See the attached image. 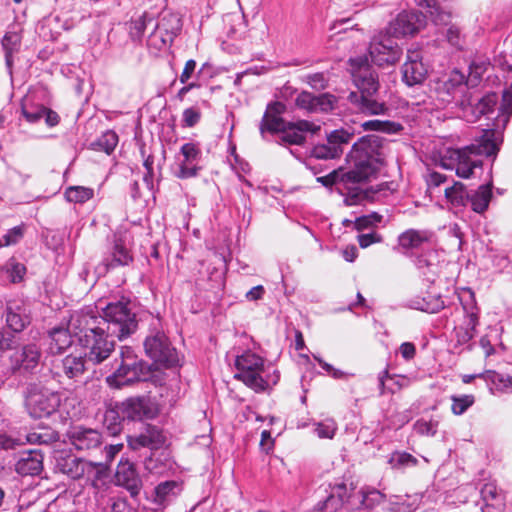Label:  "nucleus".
<instances>
[{"label": "nucleus", "mask_w": 512, "mask_h": 512, "mask_svg": "<svg viewBox=\"0 0 512 512\" xmlns=\"http://www.w3.org/2000/svg\"><path fill=\"white\" fill-rule=\"evenodd\" d=\"M384 139L377 135L361 137L347 156L349 171L342 178L347 182H363L376 175L383 165Z\"/></svg>", "instance_id": "obj_1"}, {"label": "nucleus", "mask_w": 512, "mask_h": 512, "mask_svg": "<svg viewBox=\"0 0 512 512\" xmlns=\"http://www.w3.org/2000/svg\"><path fill=\"white\" fill-rule=\"evenodd\" d=\"M416 5L425 10L426 15L416 11H403L390 23L388 32L393 37L414 35L425 26L429 17L436 25H447L451 19L449 12L443 11L436 0H414Z\"/></svg>", "instance_id": "obj_2"}, {"label": "nucleus", "mask_w": 512, "mask_h": 512, "mask_svg": "<svg viewBox=\"0 0 512 512\" xmlns=\"http://www.w3.org/2000/svg\"><path fill=\"white\" fill-rule=\"evenodd\" d=\"M498 150L494 130H484L474 143L451 152L450 158L456 161V174L461 178H469L476 167L481 166L482 155L492 156Z\"/></svg>", "instance_id": "obj_3"}, {"label": "nucleus", "mask_w": 512, "mask_h": 512, "mask_svg": "<svg viewBox=\"0 0 512 512\" xmlns=\"http://www.w3.org/2000/svg\"><path fill=\"white\" fill-rule=\"evenodd\" d=\"M150 373L149 365L140 359L131 347L123 346L120 350V364L106 381L110 386L120 388L134 382L144 381Z\"/></svg>", "instance_id": "obj_4"}, {"label": "nucleus", "mask_w": 512, "mask_h": 512, "mask_svg": "<svg viewBox=\"0 0 512 512\" xmlns=\"http://www.w3.org/2000/svg\"><path fill=\"white\" fill-rule=\"evenodd\" d=\"M235 366L238 370L235 378L241 380L245 385L257 392L266 390L271 383L276 384L279 380V374L276 371H274L272 378L270 376L266 378L262 376L264 360L252 352H245L238 356L235 360Z\"/></svg>", "instance_id": "obj_5"}, {"label": "nucleus", "mask_w": 512, "mask_h": 512, "mask_svg": "<svg viewBox=\"0 0 512 512\" xmlns=\"http://www.w3.org/2000/svg\"><path fill=\"white\" fill-rule=\"evenodd\" d=\"M102 319L107 322L108 333L122 340L137 329L136 315L130 308L129 301H116L102 309Z\"/></svg>", "instance_id": "obj_6"}, {"label": "nucleus", "mask_w": 512, "mask_h": 512, "mask_svg": "<svg viewBox=\"0 0 512 512\" xmlns=\"http://www.w3.org/2000/svg\"><path fill=\"white\" fill-rule=\"evenodd\" d=\"M159 320H156L155 327L150 330L144 341L146 355L155 363L170 368L178 365L179 357L176 349L171 345L165 333L157 328Z\"/></svg>", "instance_id": "obj_7"}, {"label": "nucleus", "mask_w": 512, "mask_h": 512, "mask_svg": "<svg viewBox=\"0 0 512 512\" xmlns=\"http://www.w3.org/2000/svg\"><path fill=\"white\" fill-rule=\"evenodd\" d=\"M114 337L115 335L108 333L105 326L92 334L82 335L79 343L85 350L86 360L93 364H100L106 360L114 351Z\"/></svg>", "instance_id": "obj_8"}, {"label": "nucleus", "mask_w": 512, "mask_h": 512, "mask_svg": "<svg viewBox=\"0 0 512 512\" xmlns=\"http://www.w3.org/2000/svg\"><path fill=\"white\" fill-rule=\"evenodd\" d=\"M61 402L62 396L59 392L31 385L28 388L25 405L31 417L43 418L56 412Z\"/></svg>", "instance_id": "obj_9"}, {"label": "nucleus", "mask_w": 512, "mask_h": 512, "mask_svg": "<svg viewBox=\"0 0 512 512\" xmlns=\"http://www.w3.org/2000/svg\"><path fill=\"white\" fill-rule=\"evenodd\" d=\"M388 31L375 34L369 44V55L374 64L384 66L396 63L402 50Z\"/></svg>", "instance_id": "obj_10"}, {"label": "nucleus", "mask_w": 512, "mask_h": 512, "mask_svg": "<svg viewBox=\"0 0 512 512\" xmlns=\"http://www.w3.org/2000/svg\"><path fill=\"white\" fill-rule=\"evenodd\" d=\"M57 468L71 479H80L84 476L95 480L101 479L105 471L100 464L86 461L75 455H67L57 460Z\"/></svg>", "instance_id": "obj_11"}, {"label": "nucleus", "mask_w": 512, "mask_h": 512, "mask_svg": "<svg viewBox=\"0 0 512 512\" xmlns=\"http://www.w3.org/2000/svg\"><path fill=\"white\" fill-rule=\"evenodd\" d=\"M64 442L79 452H88L102 445V434L93 428L74 425L67 429Z\"/></svg>", "instance_id": "obj_12"}, {"label": "nucleus", "mask_w": 512, "mask_h": 512, "mask_svg": "<svg viewBox=\"0 0 512 512\" xmlns=\"http://www.w3.org/2000/svg\"><path fill=\"white\" fill-rule=\"evenodd\" d=\"M354 490L355 487L353 486V483L348 485L345 482H341L330 485L329 491H326L327 496L323 501H320L317 504L316 509L319 512H336L345 503H348L353 507V499L349 496L353 495Z\"/></svg>", "instance_id": "obj_13"}, {"label": "nucleus", "mask_w": 512, "mask_h": 512, "mask_svg": "<svg viewBox=\"0 0 512 512\" xmlns=\"http://www.w3.org/2000/svg\"><path fill=\"white\" fill-rule=\"evenodd\" d=\"M354 490L355 487L353 486V483L348 485L345 482H341L330 485L329 491H326L327 496L323 501H320L317 504L316 509L319 512H336L345 503H348L353 507V499L349 496L353 495Z\"/></svg>", "instance_id": "obj_14"}, {"label": "nucleus", "mask_w": 512, "mask_h": 512, "mask_svg": "<svg viewBox=\"0 0 512 512\" xmlns=\"http://www.w3.org/2000/svg\"><path fill=\"white\" fill-rule=\"evenodd\" d=\"M352 134L346 130L332 131L327 136L326 143L318 144L312 149V156L317 159H335L343 153V145L347 144Z\"/></svg>", "instance_id": "obj_15"}, {"label": "nucleus", "mask_w": 512, "mask_h": 512, "mask_svg": "<svg viewBox=\"0 0 512 512\" xmlns=\"http://www.w3.org/2000/svg\"><path fill=\"white\" fill-rule=\"evenodd\" d=\"M7 327L15 332H22L31 323V311L28 303L23 299L7 301L5 308Z\"/></svg>", "instance_id": "obj_16"}, {"label": "nucleus", "mask_w": 512, "mask_h": 512, "mask_svg": "<svg viewBox=\"0 0 512 512\" xmlns=\"http://www.w3.org/2000/svg\"><path fill=\"white\" fill-rule=\"evenodd\" d=\"M352 77L359 89L358 95H375L379 90L378 76L362 60L351 59Z\"/></svg>", "instance_id": "obj_17"}, {"label": "nucleus", "mask_w": 512, "mask_h": 512, "mask_svg": "<svg viewBox=\"0 0 512 512\" xmlns=\"http://www.w3.org/2000/svg\"><path fill=\"white\" fill-rule=\"evenodd\" d=\"M402 80L408 86L421 85L428 76V68L423 63L421 52L408 50L407 58L401 68Z\"/></svg>", "instance_id": "obj_18"}, {"label": "nucleus", "mask_w": 512, "mask_h": 512, "mask_svg": "<svg viewBox=\"0 0 512 512\" xmlns=\"http://www.w3.org/2000/svg\"><path fill=\"white\" fill-rule=\"evenodd\" d=\"M105 324L107 322L101 316L95 315L93 311L85 310L74 312L68 322L70 331L75 337H78L79 341L82 335L92 334Z\"/></svg>", "instance_id": "obj_19"}, {"label": "nucleus", "mask_w": 512, "mask_h": 512, "mask_svg": "<svg viewBox=\"0 0 512 512\" xmlns=\"http://www.w3.org/2000/svg\"><path fill=\"white\" fill-rule=\"evenodd\" d=\"M115 483L125 488L132 497H136L142 489V480L132 462L121 460L117 466Z\"/></svg>", "instance_id": "obj_20"}, {"label": "nucleus", "mask_w": 512, "mask_h": 512, "mask_svg": "<svg viewBox=\"0 0 512 512\" xmlns=\"http://www.w3.org/2000/svg\"><path fill=\"white\" fill-rule=\"evenodd\" d=\"M182 28V20L178 13L164 12L156 24L152 39H160L163 46L170 45Z\"/></svg>", "instance_id": "obj_21"}, {"label": "nucleus", "mask_w": 512, "mask_h": 512, "mask_svg": "<svg viewBox=\"0 0 512 512\" xmlns=\"http://www.w3.org/2000/svg\"><path fill=\"white\" fill-rule=\"evenodd\" d=\"M180 154L183 159L179 161V170L176 176L182 179L195 177L200 170V148L195 143H185L180 149Z\"/></svg>", "instance_id": "obj_22"}, {"label": "nucleus", "mask_w": 512, "mask_h": 512, "mask_svg": "<svg viewBox=\"0 0 512 512\" xmlns=\"http://www.w3.org/2000/svg\"><path fill=\"white\" fill-rule=\"evenodd\" d=\"M464 81L465 76L458 70H453L447 76L438 79L434 85V92L441 104L445 105L452 102Z\"/></svg>", "instance_id": "obj_23"}, {"label": "nucleus", "mask_w": 512, "mask_h": 512, "mask_svg": "<svg viewBox=\"0 0 512 512\" xmlns=\"http://www.w3.org/2000/svg\"><path fill=\"white\" fill-rule=\"evenodd\" d=\"M482 512H503L506 505V495L494 482L483 484L480 490Z\"/></svg>", "instance_id": "obj_24"}, {"label": "nucleus", "mask_w": 512, "mask_h": 512, "mask_svg": "<svg viewBox=\"0 0 512 512\" xmlns=\"http://www.w3.org/2000/svg\"><path fill=\"white\" fill-rule=\"evenodd\" d=\"M40 359V351L34 344L24 346L14 351L10 356L11 369L14 372H27L34 369Z\"/></svg>", "instance_id": "obj_25"}, {"label": "nucleus", "mask_w": 512, "mask_h": 512, "mask_svg": "<svg viewBox=\"0 0 512 512\" xmlns=\"http://www.w3.org/2000/svg\"><path fill=\"white\" fill-rule=\"evenodd\" d=\"M320 130V126L307 121L299 120L296 122H286L285 128L280 129L282 132V140L288 144L301 145L305 142V133H316Z\"/></svg>", "instance_id": "obj_26"}, {"label": "nucleus", "mask_w": 512, "mask_h": 512, "mask_svg": "<svg viewBox=\"0 0 512 512\" xmlns=\"http://www.w3.org/2000/svg\"><path fill=\"white\" fill-rule=\"evenodd\" d=\"M348 100L358 112L365 115H384L388 111L385 102L379 101L375 95H358V92H350Z\"/></svg>", "instance_id": "obj_27"}, {"label": "nucleus", "mask_w": 512, "mask_h": 512, "mask_svg": "<svg viewBox=\"0 0 512 512\" xmlns=\"http://www.w3.org/2000/svg\"><path fill=\"white\" fill-rule=\"evenodd\" d=\"M124 417L131 420L153 418L155 410L150 401L145 397H131L122 403Z\"/></svg>", "instance_id": "obj_28"}, {"label": "nucleus", "mask_w": 512, "mask_h": 512, "mask_svg": "<svg viewBox=\"0 0 512 512\" xmlns=\"http://www.w3.org/2000/svg\"><path fill=\"white\" fill-rule=\"evenodd\" d=\"M43 470V454L39 450L22 452L15 463V471L21 476H36Z\"/></svg>", "instance_id": "obj_29"}, {"label": "nucleus", "mask_w": 512, "mask_h": 512, "mask_svg": "<svg viewBox=\"0 0 512 512\" xmlns=\"http://www.w3.org/2000/svg\"><path fill=\"white\" fill-rule=\"evenodd\" d=\"M286 106L279 101L268 104L260 124V132L263 135L266 131L275 133L285 128L286 122L281 117Z\"/></svg>", "instance_id": "obj_30"}, {"label": "nucleus", "mask_w": 512, "mask_h": 512, "mask_svg": "<svg viewBox=\"0 0 512 512\" xmlns=\"http://www.w3.org/2000/svg\"><path fill=\"white\" fill-rule=\"evenodd\" d=\"M165 441V437L156 427H147L146 431L129 438V445L133 449L140 447H148L150 449H158Z\"/></svg>", "instance_id": "obj_31"}, {"label": "nucleus", "mask_w": 512, "mask_h": 512, "mask_svg": "<svg viewBox=\"0 0 512 512\" xmlns=\"http://www.w3.org/2000/svg\"><path fill=\"white\" fill-rule=\"evenodd\" d=\"M133 261V257L128 248L120 241H115L111 251L103 259V264L107 269H113L119 266H127Z\"/></svg>", "instance_id": "obj_32"}, {"label": "nucleus", "mask_w": 512, "mask_h": 512, "mask_svg": "<svg viewBox=\"0 0 512 512\" xmlns=\"http://www.w3.org/2000/svg\"><path fill=\"white\" fill-rule=\"evenodd\" d=\"M73 333L70 331L69 326L66 328L58 327L49 332V351L51 354L62 353L66 348L72 344Z\"/></svg>", "instance_id": "obj_33"}, {"label": "nucleus", "mask_w": 512, "mask_h": 512, "mask_svg": "<svg viewBox=\"0 0 512 512\" xmlns=\"http://www.w3.org/2000/svg\"><path fill=\"white\" fill-rule=\"evenodd\" d=\"M430 237L431 234L426 230L408 229L398 236V244L404 249H416Z\"/></svg>", "instance_id": "obj_34"}, {"label": "nucleus", "mask_w": 512, "mask_h": 512, "mask_svg": "<svg viewBox=\"0 0 512 512\" xmlns=\"http://www.w3.org/2000/svg\"><path fill=\"white\" fill-rule=\"evenodd\" d=\"M491 197V185H481L472 194H468V202L471 203L473 211L483 213L488 208Z\"/></svg>", "instance_id": "obj_35"}, {"label": "nucleus", "mask_w": 512, "mask_h": 512, "mask_svg": "<svg viewBox=\"0 0 512 512\" xmlns=\"http://www.w3.org/2000/svg\"><path fill=\"white\" fill-rule=\"evenodd\" d=\"M3 50L5 52L6 66L11 73L13 66V54L17 53L21 46V36L15 31H8L1 41Z\"/></svg>", "instance_id": "obj_36"}, {"label": "nucleus", "mask_w": 512, "mask_h": 512, "mask_svg": "<svg viewBox=\"0 0 512 512\" xmlns=\"http://www.w3.org/2000/svg\"><path fill=\"white\" fill-rule=\"evenodd\" d=\"M497 101V95L495 93H489L478 99L474 105L469 104L465 106V113L467 114L468 111H471L475 118H478L482 115H486L492 112L494 106L497 104Z\"/></svg>", "instance_id": "obj_37"}, {"label": "nucleus", "mask_w": 512, "mask_h": 512, "mask_svg": "<svg viewBox=\"0 0 512 512\" xmlns=\"http://www.w3.org/2000/svg\"><path fill=\"white\" fill-rule=\"evenodd\" d=\"M410 306L427 313H437L445 307V302L441 296H427L421 299L411 301Z\"/></svg>", "instance_id": "obj_38"}, {"label": "nucleus", "mask_w": 512, "mask_h": 512, "mask_svg": "<svg viewBox=\"0 0 512 512\" xmlns=\"http://www.w3.org/2000/svg\"><path fill=\"white\" fill-rule=\"evenodd\" d=\"M512 115V83L504 90L495 126L505 127Z\"/></svg>", "instance_id": "obj_39"}, {"label": "nucleus", "mask_w": 512, "mask_h": 512, "mask_svg": "<svg viewBox=\"0 0 512 512\" xmlns=\"http://www.w3.org/2000/svg\"><path fill=\"white\" fill-rule=\"evenodd\" d=\"M361 127L365 131H378L387 134H396L403 129L400 123L378 119L365 121L361 124Z\"/></svg>", "instance_id": "obj_40"}, {"label": "nucleus", "mask_w": 512, "mask_h": 512, "mask_svg": "<svg viewBox=\"0 0 512 512\" xmlns=\"http://www.w3.org/2000/svg\"><path fill=\"white\" fill-rule=\"evenodd\" d=\"M26 440L30 444L47 445L58 440V433L48 427L39 428L38 430L29 432L26 435Z\"/></svg>", "instance_id": "obj_41"}, {"label": "nucleus", "mask_w": 512, "mask_h": 512, "mask_svg": "<svg viewBox=\"0 0 512 512\" xmlns=\"http://www.w3.org/2000/svg\"><path fill=\"white\" fill-rule=\"evenodd\" d=\"M63 371L69 378H75L85 371V360L81 356L68 355L62 361Z\"/></svg>", "instance_id": "obj_42"}, {"label": "nucleus", "mask_w": 512, "mask_h": 512, "mask_svg": "<svg viewBox=\"0 0 512 512\" xmlns=\"http://www.w3.org/2000/svg\"><path fill=\"white\" fill-rule=\"evenodd\" d=\"M445 197L454 207L465 206L468 202V193L460 182H456L453 186L446 188Z\"/></svg>", "instance_id": "obj_43"}, {"label": "nucleus", "mask_w": 512, "mask_h": 512, "mask_svg": "<svg viewBox=\"0 0 512 512\" xmlns=\"http://www.w3.org/2000/svg\"><path fill=\"white\" fill-rule=\"evenodd\" d=\"M10 281L14 284L21 283L26 275V266L16 258L8 259L3 267Z\"/></svg>", "instance_id": "obj_44"}, {"label": "nucleus", "mask_w": 512, "mask_h": 512, "mask_svg": "<svg viewBox=\"0 0 512 512\" xmlns=\"http://www.w3.org/2000/svg\"><path fill=\"white\" fill-rule=\"evenodd\" d=\"M353 499V507H363L366 509L372 508L379 500L381 499V494L378 491H356L353 492V495H350Z\"/></svg>", "instance_id": "obj_45"}, {"label": "nucleus", "mask_w": 512, "mask_h": 512, "mask_svg": "<svg viewBox=\"0 0 512 512\" xmlns=\"http://www.w3.org/2000/svg\"><path fill=\"white\" fill-rule=\"evenodd\" d=\"M451 411L454 415L460 416L464 414L475 403V397L472 394L452 395Z\"/></svg>", "instance_id": "obj_46"}, {"label": "nucleus", "mask_w": 512, "mask_h": 512, "mask_svg": "<svg viewBox=\"0 0 512 512\" xmlns=\"http://www.w3.org/2000/svg\"><path fill=\"white\" fill-rule=\"evenodd\" d=\"M94 195L91 188L83 186H72L66 189L65 197L69 202L85 203L90 200Z\"/></svg>", "instance_id": "obj_47"}, {"label": "nucleus", "mask_w": 512, "mask_h": 512, "mask_svg": "<svg viewBox=\"0 0 512 512\" xmlns=\"http://www.w3.org/2000/svg\"><path fill=\"white\" fill-rule=\"evenodd\" d=\"M118 143V136L114 131L108 130L104 132L96 142L92 145L96 150L104 151L107 154H110Z\"/></svg>", "instance_id": "obj_48"}, {"label": "nucleus", "mask_w": 512, "mask_h": 512, "mask_svg": "<svg viewBox=\"0 0 512 512\" xmlns=\"http://www.w3.org/2000/svg\"><path fill=\"white\" fill-rule=\"evenodd\" d=\"M478 325V317L470 314L466 327H458L456 329L457 341L460 344L468 343L475 335V328Z\"/></svg>", "instance_id": "obj_49"}, {"label": "nucleus", "mask_w": 512, "mask_h": 512, "mask_svg": "<svg viewBox=\"0 0 512 512\" xmlns=\"http://www.w3.org/2000/svg\"><path fill=\"white\" fill-rule=\"evenodd\" d=\"M389 464L392 468H405L415 466L417 459L407 452H394L390 455Z\"/></svg>", "instance_id": "obj_50"}, {"label": "nucleus", "mask_w": 512, "mask_h": 512, "mask_svg": "<svg viewBox=\"0 0 512 512\" xmlns=\"http://www.w3.org/2000/svg\"><path fill=\"white\" fill-rule=\"evenodd\" d=\"M337 97L330 93L315 96L314 112H329L336 108Z\"/></svg>", "instance_id": "obj_51"}, {"label": "nucleus", "mask_w": 512, "mask_h": 512, "mask_svg": "<svg viewBox=\"0 0 512 512\" xmlns=\"http://www.w3.org/2000/svg\"><path fill=\"white\" fill-rule=\"evenodd\" d=\"M178 484L175 481L162 482L155 488L156 501L160 504L169 499L170 496L176 495Z\"/></svg>", "instance_id": "obj_52"}, {"label": "nucleus", "mask_w": 512, "mask_h": 512, "mask_svg": "<svg viewBox=\"0 0 512 512\" xmlns=\"http://www.w3.org/2000/svg\"><path fill=\"white\" fill-rule=\"evenodd\" d=\"M337 429V423L333 419H325L315 424L314 431L321 439H332Z\"/></svg>", "instance_id": "obj_53"}, {"label": "nucleus", "mask_w": 512, "mask_h": 512, "mask_svg": "<svg viewBox=\"0 0 512 512\" xmlns=\"http://www.w3.org/2000/svg\"><path fill=\"white\" fill-rule=\"evenodd\" d=\"M24 235V225H19L11 228L0 239V247L10 246L18 243Z\"/></svg>", "instance_id": "obj_54"}, {"label": "nucleus", "mask_w": 512, "mask_h": 512, "mask_svg": "<svg viewBox=\"0 0 512 512\" xmlns=\"http://www.w3.org/2000/svg\"><path fill=\"white\" fill-rule=\"evenodd\" d=\"M104 424L112 435H117L121 431V419L114 410L105 413Z\"/></svg>", "instance_id": "obj_55"}, {"label": "nucleus", "mask_w": 512, "mask_h": 512, "mask_svg": "<svg viewBox=\"0 0 512 512\" xmlns=\"http://www.w3.org/2000/svg\"><path fill=\"white\" fill-rule=\"evenodd\" d=\"M45 112L46 107L43 106L28 107L27 105H23L22 107L23 116L30 123L38 122L44 117Z\"/></svg>", "instance_id": "obj_56"}, {"label": "nucleus", "mask_w": 512, "mask_h": 512, "mask_svg": "<svg viewBox=\"0 0 512 512\" xmlns=\"http://www.w3.org/2000/svg\"><path fill=\"white\" fill-rule=\"evenodd\" d=\"M437 422L419 419L414 424V430L420 435L434 436L437 432Z\"/></svg>", "instance_id": "obj_57"}, {"label": "nucleus", "mask_w": 512, "mask_h": 512, "mask_svg": "<svg viewBox=\"0 0 512 512\" xmlns=\"http://www.w3.org/2000/svg\"><path fill=\"white\" fill-rule=\"evenodd\" d=\"M295 104L297 107L301 109H305L309 112H314V106H315V95L303 91L300 94L297 95L295 99Z\"/></svg>", "instance_id": "obj_58"}, {"label": "nucleus", "mask_w": 512, "mask_h": 512, "mask_svg": "<svg viewBox=\"0 0 512 512\" xmlns=\"http://www.w3.org/2000/svg\"><path fill=\"white\" fill-rule=\"evenodd\" d=\"M305 81L315 90H323L328 84V78L322 72L307 75Z\"/></svg>", "instance_id": "obj_59"}, {"label": "nucleus", "mask_w": 512, "mask_h": 512, "mask_svg": "<svg viewBox=\"0 0 512 512\" xmlns=\"http://www.w3.org/2000/svg\"><path fill=\"white\" fill-rule=\"evenodd\" d=\"M488 64L485 62L472 63L469 67V75L467 81L476 84L487 69Z\"/></svg>", "instance_id": "obj_60"}, {"label": "nucleus", "mask_w": 512, "mask_h": 512, "mask_svg": "<svg viewBox=\"0 0 512 512\" xmlns=\"http://www.w3.org/2000/svg\"><path fill=\"white\" fill-rule=\"evenodd\" d=\"M201 117V113L198 109L193 107L187 108L183 111V126L185 127H193L195 126Z\"/></svg>", "instance_id": "obj_61"}, {"label": "nucleus", "mask_w": 512, "mask_h": 512, "mask_svg": "<svg viewBox=\"0 0 512 512\" xmlns=\"http://www.w3.org/2000/svg\"><path fill=\"white\" fill-rule=\"evenodd\" d=\"M381 241L382 237L374 231L358 235V243L361 248H367L370 245Z\"/></svg>", "instance_id": "obj_62"}, {"label": "nucleus", "mask_w": 512, "mask_h": 512, "mask_svg": "<svg viewBox=\"0 0 512 512\" xmlns=\"http://www.w3.org/2000/svg\"><path fill=\"white\" fill-rule=\"evenodd\" d=\"M488 376L493 384H501L504 388H512V377H506L497 372L489 373Z\"/></svg>", "instance_id": "obj_63"}, {"label": "nucleus", "mask_w": 512, "mask_h": 512, "mask_svg": "<svg viewBox=\"0 0 512 512\" xmlns=\"http://www.w3.org/2000/svg\"><path fill=\"white\" fill-rule=\"evenodd\" d=\"M446 38L451 45H453L455 47H460L461 34H460V30L456 26H450L447 29Z\"/></svg>", "instance_id": "obj_64"}]
</instances>
